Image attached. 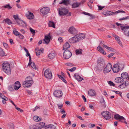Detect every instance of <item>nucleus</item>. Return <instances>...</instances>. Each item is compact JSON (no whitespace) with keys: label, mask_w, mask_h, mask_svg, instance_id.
Wrapping results in <instances>:
<instances>
[{"label":"nucleus","mask_w":129,"mask_h":129,"mask_svg":"<svg viewBox=\"0 0 129 129\" xmlns=\"http://www.w3.org/2000/svg\"><path fill=\"white\" fill-rule=\"evenodd\" d=\"M4 7L5 8H7L9 9H11L12 7L9 4H8L4 6Z\"/></svg>","instance_id":"nucleus-49"},{"label":"nucleus","mask_w":129,"mask_h":129,"mask_svg":"<svg viewBox=\"0 0 129 129\" xmlns=\"http://www.w3.org/2000/svg\"><path fill=\"white\" fill-rule=\"evenodd\" d=\"M70 47V45L68 42H66L63 45V50H68V49Z\"/></svg>","instance_id":"nucleus-28"},{"label":"nucleus","mask_w":129,"mask_h":129,"mask_svg":"<svg viewBox=\"0 0 129 129\" xmlns=\"http://www.w3.org/2000/svg\"><path fill=\"white\" fill-rule=\"evenodd\" d=\"M36 53L37 55L38 56H39L40 53L43 51V49H40L38 48H37L36 49Z\"/></svg>","instance_id":"nucleus-23"},{"label":"nucleus","mask_w":129,"mask_h":129,"mask_svg":"<svg viewBox=\"0 0 129 129\" xmlns=\"http://www.w3.org/2000/svg\"><path fill=\"white\" fill-rule=\"evenodd\" d=\"M19 38L21 39H23L24 38V37L20 33L18 36Z\"/></svg>","instance_id":"nucleus-52"},{"label":"nucleus","mask_w":129,"mask_h":129,"mask_svg":"<svg viewBox=\"0 0 129 129\" xmlns=\"http://www.w3.org/2000/svg\"><path fill=\"white\" fill-rule=\"evenodd\" d=\"M106 12L108 16L114 14V12L107 11Z\"/></svg>","instance_id":"nucleus-48"},{"label":"nucleus","mask_w":129,"mask_h":129,"mask_svg":"<svg viewBox=\"0 0 129 129\" xmlns=\"http://www.w3.org/2000/svg\"><path fill=\"white\" fill-rule=\"evenodd\" d=\"M33 81L32 78V77L31 76H29L28 77H27L26 78V81Z\"/></svg>","instance_id":"nucleus-41"},{"label":"nucleus","mask_w":129,"mask_h":129,"mask_svg":"<svg viewBox=\"0 0 129 129\" xmlns=\"http://www.w3.org/2000/svg\"><path fill=\"white\" fill-rule=\"evenodd\" d=\"M29 30L31 33L32 34L34 35L35 33V30L33 29L31 27L29 28Z\"/></svg>","instance_id":"nucleus-47"},{"label":"nucleus","mask_w":129,"mask_h":129,"mask_svg":"<svg viewBox=\"0 0 129 129\" xmlns=\"http://www.w3.org/2000/svg\"><path fill=\"white\" fill-rule=\"evenodd\" d=\"M56 53L53 52H52L50 53L49 54V57L50 59H52L55 56Z\"/></svg>","instance_id":"nucleus-25"},{"label":"nucleus","mask_w":129,"mask_h":129,"mask_svg":"<svg viewBox=\"0 0 129 129\" xmlns=\"http://www.w3.org/2000/svg\"><path fill=\"white\" fill-rule=\"evenodd\" d=\"M69 31L71 34H75L77 33V31L73 26H72L69 28Z\"/></svg>","instance_id":"nucleus-18"},{"label":"nucleus","mask_w":129,"mask_h":129,"mask_svg":"<svg viewBox=\"0 0 129 129\" xmlns=\"http://www.w3.org/2000/svg\"><path fill=\"white\" fill-rule=\"evenodd\" d=\"M15 108L17 110L19 111L20 112H22L23 111V110L17 107H16H16H15Z\"/></svg>","instance_id":"nucleus-58"},{"label":"nucleus","mask_w":129,"mask_h":129,"mask_svg":"<svg viewBox=\"0 0 129 129\" xmlns=\"http://www.w3.org/2000/svg\"><path fill=\"white\" fill-rule=\"evenodd\" d=\"M127 86L126 83L125 82H123L120 84L119 86V87L121 89L125 88Z\"/></svg>","instance_id":"nucleus-34"},{"label":"nucleus","mask_w":129,"mask_h":129,"mask_svg":"<svg viewBox=\"0 0 129 129\" xmlns=\"http://www.w3.org/2000/svg\"><path fill=\"white\" fill-rule=\"evenodd\" d=\"M17 23L19 25L22 27H25L27 26L25 22L21 20H18L17 21Z\"/></svg>","instance_id":"nucleus-16"},{"label":"nucleus","mask_w":129,"mask_h":129,"mask_svg":"<svg viewBox=\"0 0 129 129\" xmlns=\"http://www.w3.org/2000/svg\"><path fill=\"white\" fill-rule=\"evenodd\" d=\"M26 55L27 56H29V64L30 63V62L31 61V57L30 56V55L29 54V53L28 51V52H27L26 53Z\"/></svg>","instance_id":"nucleus-42"},{"label":"nucleus","mask_w":129,"mask_h":129,"mask_svg":"<svg viewBox=\"0 0 129 129\" xmlns=\"http://www.w3.org/2000/svg\"><path fill=\"white\" fill-rule=\"evenodd\" d=\"M58 41H59L60 43L62 42L63 41L61 37H59L58 38Z\"/></svg>","instance_id":"nucleus-63"},{"label":"nucleus","mask_w":129,"mask_h":129,"mask_svg":"<svg viewBox=\"0 0 129 129\" xmlns=\"http://www.w3.org/2000/svg\"><path fill=\"white\" fill-rule=\"evenodd\" d=\"M74 77L78 81H81L83 79L82 78H81L77 74H75Z\"/></svg>","instance_id":"nucleus-26"},{"label":"nucleus","mask_w":129,"mask_h":129,"mask_svg":"<svg viewBox=\"0 0 129 129\" xmlns=\"http://www.w3.org/2000/svg\"><path fill=\"white\" fill-rule=\"evenodd\" d=\"M108 84L111 86H114L115 85V84L111 81L108 82Z\"/></svg>","instance_id":"nucleus-57"},{"label":"nucleus","mask_w":129,"mask_h":129,"mask_svg":"<svg viewBox=\"0 0 129 129\" xmlns=\"http://www.w3.org/2000/svg\"><path fill=\"white\" fill-rule=\"evenodd\" d=\"M76 35L79 41L84 38L85 36L84 34L82 33L78 34Z\"/></svg>","instance_id":"nucleus-22"},{"label":"nucleus","mask_w":129,"mask_h":129,"mask_svg":"<svg viewBox=\"0 0 129 129\" xmlns=\"http://www.w3.org/2000/svg\"><path fill=\"white\" fill-rule=\"evenodd\" d=\"M13 31L14 34L15 36H18L20 33L18 32L16 29L14 28L13 30Z\"/></svg>","instance_id":"nucleus-36"},{"label":"nucleus","mask_w":129,"mask_h":129,"mask_svg":"<svg viewBox=\"0 0 129 129\" xmlns=\"http://www.w3.org/2000/svg\"><path fill=\"white\" fill-rule=\"evenodd\" d=\"M117 41L118 43L120 45V46H121V47H123V46L122 45V43L121 41L119 39H117Z\"/></svg>","instance_id":"nucleus-50"},{"label":"nucleus","mask_w":129,"mask_h":129,"mask_svg":"<svg viewBox=\"0 0 129 129\" xmlns=\"http://www.w3.org/2000/svg\"><path fill=\"white\" fill-rule=\"evenodd\" d=\"M50 33H49L45 36V39L44 40V41L45 42L44 43L48 44L49 43L51 39V37L50 36Z\"/></svg>","instance_id":"nucleus-14"},{"label":"nucleus","mask_w":129,"mask_h":129,"mask_svg":"<svg viewBox=\"0 0 129 129\" xmlns=\"http://www.w3.org/2000/svg\"><path fill=\"white\" fill-rule=\"evenodd\" d=\"M43 129H56L55 126L51 124L47 125L45 126Z\"/></svg>","instance_id":"nucleus-19"},{"label":"nucleus","mask_w":129,"mask_h":129,"mask_svg":"<svg viewBox=\"0 0 129 129\" xmlns=\"http://www.w3.org/2000/svg\"><path fill=\"white\" fill-rule=\"evenodd\" d=\"M124 68V65L119 63H118L114 65L113 68L112 70L114 73H117L120 71L122 70Z\"/></svg>","instance_id":"nucleus-2"},{"label":"nucleus","mask_w":129,"mask_h":129,"mask_svg":"<svg viewBox=\"0 0 129 129\" xmlns=\"http://www.w3.org/2000/svg\"><path fill=\"white\" fill-rule=\"evenodd\" d=\"M121 29L123 31V33L126 36H129V26H120Z\"/></svg>","instance_id":"nucleus-6"},{"label":"nucleus","mask_w":129,"mask_h":129,"mask_svg":"<svg viewBox=\"0 0 129 129\" xmlns=\"http://www.w3.org/2000/svg\"><path fill=\"white\" fill-rule=\"evenodd\" d=\"M65 64L68 66H70L71 67L73 66H74V64L71 63H66Z\"/></svg>","instance_id":"nucleus-56"},{"label":"nucleus","mask_w":129,"mask_h":129,"mask_svg":"<svg viewBox=\"0 0 129 129\" xmlns=\"http://www.w3.org/2000/svg\"><path fill=\"white\" fill-rule=\"evenodd\" d=\"M58 76L59 78L62 80L65 83H66L67 81L62 76L60 75H58Z\"/></svg>","instance_id":"nucleus-46"},{"label":"nucleus","mask_w":129,"mask_h":129,"mask_svg":"<svg viewBox=\"0 0 129 129\" xmlns=\"http://www.w3.org/2000/svg\"><path fill=\"white\" fill-rule=\"evenodd\" d=\"M88 94L90 96H95L96 95L95 92L93 90L90 89L88 92Z\"/></svg>","instance_id":"nucleus-30"},{"label":"nucleus","mask_w":129,"mask_h":129,"mask_svg":"<svg viewBox=\"0 0 129 129\" xmlns=\"http://www.w3.org/2000/svg\"><path fill=\"white\" fill-rule=\"evenodd\" d=\"M114 117L115 119L117 120H119V121L122 122H124L126 124H127V123L125 121V118L123 116L117 114L114 115Z\"/></svg>","instance_id":"nucleus-8"},{"label":"nucleus","mask_w":129,"mask_h":129,"mask_svg":"<svg viewBox=\"0 0 129 129\" xmlns=\"http://www.w3.org/2000/svg\"><path fill=\"white\" fill-rule=\"evenodd\" d=\"M25 15L27 18L31 20L34 18L33 14L29 11H28L26 13Z\"/></svg>","instance_id":"nucleus-15"},{"label":"nucleus","mask_w":129,"mask_h":129,"mask_svg":"<svg viewBox=\"0 0 129 129\" xmlns=\"http://www.w3.org/2000/svg\"><path fill=\"white\" fill-rule=\"evenodd\" d=\"M122 12L123 13H125V12L123 10H119L117 11H115V12H114V14H116L118 13Z\"/></svg>","instance_id":"nucleus-45"},{"label":"nucleus","mask_w":129,"mask_h":129,"mask_svg":"<svg viewBox=\"0 0 129 129\" xmlns=\"http://www.w3.org/2000/svg\"><path fill=\"white\" fill-rule=\"evenodd\" d=\"M81 4V2L77 3L76 2L73 3L72 5V8H75L78 7Z\"/></svg>","instance_id":"nucleus-31"},{"label":"nucleus","mask_w":129,"mask_h":129,"mask_svg":"<svg viewBox=\"0 0 129 129\" xmlns=\"http://www.w3.org/2000/svg\"><path fill=\"white\" fill-rule=\"evenodd\" d=\"M75 52L77 54H82L81 50L80 49H76L75 51Z\"/></svg>","instance_id":"nucleus-44"},{"label":"nucleus","mask_w":129,"mask_h":129,"mask_svg":"<svg viewBox=\"0 0 129 129\" xmlns=\"http://www.w3.org/2000/svg\"><path fill=\"white\" fill-rule=\"evenodd\" d=\"M72 55V53L69 50H64L63 54V57L64 59H67L70 58Z\"/></svg>","instance_id":"nucleus-7"},{"label":"nucleus","mask_w":129,"mask_h":129,"mask_svg":"<svg viewBox=\"0 0 129 129\" xmlns=\"http://www.w3.org/2000/svg\"><path fill=\"white\" fill-rule=\"evenodd\" d=\"M57 105L58 107V108L59 109H61L63 105L62 104H58Z\"/></svg>","instance_id":"nucleus-60"},{"label":"nucleus","mask_w":129,"mask_h":129,"mask_svg":"<svg viewBox=\"0 0 129 129\" xmlns=\"http://www.w3.org/2000/svg\"><path fill=\"white\" fill-rule=\"evenodd\" d=\"M69 41V42L72 43H76L79 41L77 35L71 38Z\"/></svg>","instance_id":"nucleus-13"},{"label":"nucleus","mask_w":129,"mask_h":129,"mask_svg":"<svg viewBox=\"0 0 129 129\" xmlns=\"http://www.w3.org/2000/svg\"><path fill=\"white\" fill-rule=\"evenodd\" d=\"M76 69V68L75 67H74L70 69H69L68 70L71 72H73Z\"/></svg>","instance_id":"nucleus-55"},{"label":"nucleus","mask_w":129,"mask_h":129,"mask_svg":"<svg viewBox=\"0 0 129 129\" xmlns=\"http://www.w3.org/2000/svg\"><path fill=\"white\" fill-rule=\"evenodd\" d=\"M3 22L4 23H6L9 25L11 24L12 23L11 21L8 18H6V19H4L3 20Z\"/></svg>","instance_id":"nucleus-33"},{"label":"nucleus","mask_w":129,"mask_h":129,"mask_svg":"<svg viewBox=\"0 0 129 129\" xmlns=\"http://www.w3.org/2000/svg\"><path fill=\"white\" fill-rule=\"evenodd\" d=\"M40 12L43 14L45 15L47 14L49 12V8L47 7H45L41 9L40 10Z\"/></svg>","instance_id":"nucleus-10"},{"label":"nucleus","mask_w":129,"mask_h":129,"mask_svg":"<svg viewBox=\"0 0 129 129\" xmlns=\"http://www.w3.org/2000/svg\"><path fill=\"white\" fill-rule=\"evenodd\" d=\"M103 46L105 48H106L107 50H108L110 51H113L114 50V49H113V48H112L110 47H109L105 44L103 45Z\"/></svg>","instance_id":"nucleus-35"},{"label":"nucleus","mask_w":129,"mask_h":129,"mask_svg":"<svg viewBox=\"0 0 129 129\" xmlns=\"http://www.w3.org/2000/svg\"><path fill=\"white\" fill-rule=\"evenodd\" d=\"M123 81V79L120 77H117L116 78L115 80V82L117 83H120L122 82Z\"/></svg>","instance_id":"nucleus-27"},{"label":"nucleus","mask_w":129,"mask_h":129,"mask_svg":"<svg viewBox=\"0 0 129 129\" xmlns=\"http://www.w3.org/2000/svg\"><path fill=\"white\" fill-rule=\"evenodd\" d=\"M97 49L102 54L104 55L106 54V52L99 45Z\"/></svg>","instance_id":"nucleus-21"},{"label":"nucleus","mask_w":129,"mask_h":129,"mask_svg":"<svg viewBox=\"0 0 129 129\" xmlns=\"http://www.w3.org/2000/svg\"><path fill=\"white\" fill-rule=\"evenodd\" d=\"M68 12V10L65 8L61 7L59 9V14L60 16H63L66 15Z\"/></svg>","instance_id":"nucleus-3"},{"label":"nucleus","mask_w":129,"mask_h":129,"mask_svg":"<svg viewBox=\"0 0 129 129\" xmlns=\"http://www.w3.org/2000/svg\"><path fill=\"white\" fill-rule=\"evenodd\" d=\"M21 84L18 81L16 82L14 84V87L15 90H17L20 88L21 87Z\"/></svg>","instance_id":"nucleus-17"},{"label":"nucleus","mask_w":129,"mask_h":129,"mask_svg":"<svg viewBox=\"0 0 129 129\" xmlns=\"http://www.w3.org/2000/svg\"><path fill=\"white\" fill-rule=\"evenodd\" d=\"M114 54V53H112L110 54L108 56V57L109 58H110L112 56H113Z\"/></svg>","instance_id":"nucleus-62"},{"label":"nucleus","mask_w":129,"mask_h":129,"mask_svg":"<svg viewBox=\"0 0 129 129\" xmlns=\"http://www.w3.org/2000/svg\"><path fill=\"white\" fill-rule=\"evenodd\" d=\"M53 94L55 97L59 98L62 96L63 93L60 90H56L54 92Z\"/></svg>","instance_id":"nucleus-11"},{"label":"nucleus","mask_w":129,"mask_h":129,"mask_svg":"<svg viewBox=\"0 0 129 129\" xmlns=\"http://www.w3.org/2000/svg\"><path fill=\"white\" fill-rule=\"evenodd\" d=\"M76 116L78 118L81 120H83V119H82V117L80 116L76 115Z\"/></svg>","instance_id":"nucleus-61"},{"label":"nucleus","mask_w":129,"mask_h":129,"mask_svg":"<svg viewBox=\"0 0 129 129\" xmlns=\"http://www.w3.org/2000/svg\"><path fill=\"white\" fill-rule=\"evenodd\" d=\"M98 64L100 65L101 66H103L105 64V62L104 60L102 58H99L98 61Z\"/></svg>","instance_id":"nucleus-20"},{"label":"nucleus","mask_w":129,"mask_h":129,"mask_svg":"<svg viewBox=\"0 0 129 129\" xmlns=\"http://www.w3.org/2000/svg\"><path fill=\"white\" fill-rule=\"evenodd\" d=\"M128 19H129V16H127L126 17H123L122 18H120L119 19V20H126Z\"/></svg>","instance_id":"nucleus-51"},{"label":"nucleus","mask_w":129,"mask_h":129,"mask_svg":"<svg viewBox=\"0 0 129 129\" xmlns=\"http://www.w3.org/2000/svg\"><path fill=\"white\" fill-rule=\"evenodd\" d=\"M45 125V123L44 122H40L37 125V127H38V129H40L44 126Z\"/></svg>","instance_id":"nucleus-32"},{"label":"nucleus","mask_w":129,"mask_h":129,"mask_svg":"<svg viewBox=\"0 0 129 129\" xmlns=\"http://www.w3.org/2000/svg\"><path fill=\"white\" fill-rule=\"evenodd\" d=\"M13 17L15 20H16V21L17 22V21L18 20H20L19 19L18 15H14L13 16Z\"/></svg>","instance_id":"nucleus-53"},{"label":"nucleus","mask_w":129,"mask_h":129,"mask_svg":"<svg viewBox=\"0 0 129 129\" xmlns=\"http://www.w3.org/2000/svg\"><path fill=\"white\" fill-rule=\"evenodd\" d=\"M3 71L6 74L10 75L11 74L10 64L7 61L4 62L2 64Z\"/></svg>","instance_id":"nucleus-1"},{"label":"nucleus","mask_w":129,"mask_h":129,"mask_svg":"<svg viewBox=\"0 0 129 129\" xmlns=\"http://www.w3.org/2000/svg\"><path fill=\"white\" fill-rule=\"evenodd\" d=\"M31 65V67L32 68L35 69H36V67L35 65V64L34 62H31L30 63L28 64V65Z\"/></svg>","instance_id":"nucleus-38"},{"label":"nucleus","mask_w":129,"mask_h":129,"mask_svg":"<svg viewBox=\"0 0 129 129\" xmlns=\"http://www.w3.org/2000/svg\"><path fill=\"white\" fill-rule=\"evenodd\" d=\"M6 55L5 54L4 52L3 51V49L1 48H0V55L2 56H6Z\"/></svg>","instance_id":"nucleus-40"},{"label":"nucleus","mask_w":129,"mask_h":129,"mask_svg":"<svg viewBox=\"0 0 129 129\" xmlns=\"http://www.w3.org/2000/svg\"><path fill=\"white\" fill-rule=\"evenodd\" d=\"M48 25L49 26L55 28V24L54 22H53L50 21Z\"/></svg>","instance_id":"nucleus-39"},{"label":"nucleus","mask_w":129,"mask_h":129,"mask_svg":"<svg viewBox=\"0 0 129 129\" xmlns=\"http://www.w3.org/2000/svg\"><path fill=\"white\" fill-rule=\"evenodd\" d=\"M95 126V125L93 124L90 123L88 125V127L90 128H92Z\"/></svg>","instance_id":"nucleus-54"},{"label":"nucleus","mask_w":129,"mask_h":129,"mask_svg":"<svg viewBox=\"0 0 129 129\" xmlns=\"http://www.w3.org/2000/svg\"><path fill=\"white\" fill-rule=\"evenodd\" d=\"M128 74L126 72H123L121 74V76L123 79H127L128 78Z\"/></svg>","instance_id":"nucleus-29"},{"label":"nucleus","mask_w":129,"mask_h":129,"mask_svg":"<svg viewBox=\"0 0 129 129\" xmlns=\"http://www.w3.org/2000/svg\"><path fill=\"white\" fill-rule=\"evenodd\" d=\"M0 97L3 100H8V98L7 97L3 95L2 93H0Z\"/></svg>","instance_id":"nucleus-43"},{"label":"nucleus","mask_w":129,"mask_h":129,"mask_svg":"<svg viewBox=\"0 0 129 129\" xmlns=\"http://www.w3.org/2000/svg\"><path fill=\"white\" fill-rule=\"evenodd\" d=\"M112 68V66L110 63H108L104 68L103 72L104 73H106L110 72Z\"/></svg>","instance_id":"nucleus-9"},{"label":"nucleus","mask_w":129,"mask_h":129,"mask_svg":"<svg viewBox=\"0 0 129 129\" xmlns=\"http://www.w3.org/2000/svg\"><path fill=\"white\" fill-rule=\"evenodd\" d=\"M20 31L23 34H24L25 33V31L23 29H21L20 30Z\"/></svg>","instance_id":"nucleus-64"},{"label":"nucleus","mask_w":129,"mask_h":129,"mask_svg":"<svg viewBox=\"0 0 129 129\" xmlns=\"http://www.w3.org/2000/svg\"><path fill=\"white\" fill-rule=\"evenodd\" d=\"M33 83V81H24L23 82L22 85L24 87H28L30 86Z\"/></svg>","instance_id":"nucleus-12"},{"label":"nucleus","mask_w":129,"mask_h":129,"mask_svg":"<svg viewBox=\"0 0 129 129\" xmlns=\"http://www.w3.org/2000/svg\"><path fill=\"white\" fill-rule=\"evenodd\" d=\"M33 119L34 120L37 122L40 121L41 120L40 117L37 116H34L33 117Z\"/></svg>","instance_id":"nucleus-37"},{"label":"nucleus","mask_w":129,"mask_h":129,"mask_svg":"<svg viewBox=\"0 0 129 129\" xmlns=\"http://www.w3.org/2000/svg\"><path fill=\"white\" fill-rule=\"evenodd\" d=\"M101 114L103 117L107 120L111 118V115L108 111H104Z\"/></svg>","instance_id":"nucleus-4"},{"label":"nucleus","mask_w":129,"mask_h":129,"mask_svg":"<svg viewBox=\"0 0 129 129\" xmlns=\"http://www.w3.org/2000/svg\"><path fill=\"white\" fill-rule=\"evenodd\" d=\"M45 77L49 79H51L52 77V74L50 70L49 69L46 70L44 73Z\"/></svg>","instance_id":"nucleus-5"},{"label":"nucleus","mask_w":129,"mask_h":129,"mask_svg":"<svg viewBox=\"0 0 129 129\" xmlns=\"http://www.w3.org/2000/svg\"><path fill=\"white\" fill-rule=\"evenodd\" d=\"M8 89L10 91H12L13 90V88L12 86H8Z\"/></svg>","instance_id":"nucleus-59"},{"label":"nucleus","mask_w":129,"mask_h":129,"mask_svg":"<svg viewBox=\"0 0 129 129\" xmlns=\"http://www.w3.org/2000/svg\"><path fill=\"white\" fill-rule=\"evenodd\" d=\"M74 0H62V2L59 3L60 4H63L66 5H68L70 4V1H73Z\"/></svg>","instance_id":"nucleus-24"}]
</instances>
